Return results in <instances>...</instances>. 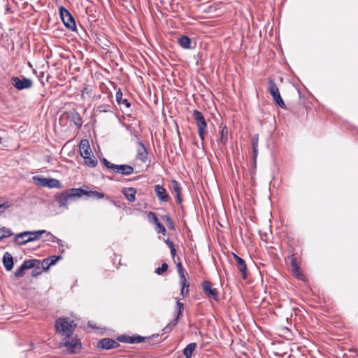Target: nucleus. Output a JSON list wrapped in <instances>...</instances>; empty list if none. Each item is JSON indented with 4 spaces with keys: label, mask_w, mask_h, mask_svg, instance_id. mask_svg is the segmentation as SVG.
Here are the masks:
<instances>
[{
    "label": "nucleus",
    "mask_w": 358,
    "mask_h": 358,
    "mask_svg": "<svg viewBox=\"0 0 358 358\" xmlns=\"http://www.w3.org/2000/svg\"><path fill=\"white\" fill-rule=\"evenodd\" d=\"M77 324L73 320L66 317H59L55 320V328L56 331L64 337L73 335Z\"/></svg>",
    "instance_id": "obj_1"
},
{
    "label": "nucleus",
    "mask_w": 358,
    "mask_h": 358,
    "mask_svg": "<svg viewBox=\"0 0 358 358\" xmlns=\"http://www.w3.org/2000/svg\"><path fill=\"white\" fill-rule=\"evenodd\" d=\"M59 348L67 354H77L80 352L82 349V344L80 341L77 338V336L64 337L59 343Z\"/></svg>",
    "instance_id": "obj_2"
},
{
    "label": "nucleus",
    "mask_w": 358,
    "mask_h": 358,
    "mask_svg": "<svg viewBox=\"0 0 358 358\" xmlns=\"http://www.w3.org/2000/svg\"><path fill=\"white\" fill-rule=\"evenodd\" d=\"M44 233H46L45 230L24 231L15 235L14 243L19 245H25L27 243L40 239Z\"/></svg>",
    "instance_id": "obj_3"
},
{
    "label": "nucleus",
    "mask_w": 358,
    "mask_h": 358,
    "mask_svg": "<svg viewBox=\"0 0 358 358\" xmlns=\"http://www.w3.org/2000/svg\"><path fill=\"white\" fill-rule=\"evenodd\" d=\"M76 188H71L55 195V201L60 207H67L69 202L76 198H79V194L73 192Z\"/></svg>",
    "instance_id": "obj_4"
},
{
    "label": "nucleus",
    "mask_w": 358,
    "mask_h": 358,
    "mask_svg": "<svg viewBox=\"0 0 358 358\" xmlns=\"http://www.w3.org/2000/svg\"><path fill=\"white\" fill-rule=\"evenodd\" d=\"M267 91L271 94L273 101L279 107L286 109V105L280 96L279 89L272 78H268Z\"/></svg>",
    "instance_id": "obj_5"
},
{
    "label": "nucleus",
    "mask_w": 358,
    "mask_h": 358,
    "mask_svg": "<svg viewBox=\"0 0 358 358\" xmlns=\"http://www.w3.org/2000/svg\"><path fill=\"white\" fill-rule=\"evenodd\" d=\"M192 117L196 122L198 129V134L201 141L204 140L206 134L207 133V122L201 112L198 110H194L192 112Z\"/></svg>",
    "instance_id": "obj_6"
},
{
    "label": "nucleus",
    "mask_w": 358,
    "mask_h": 358,
    "mask_svg": "<svg viewBox=\"0 0 358 358\" xmlns=\"http://www.w3.org/2000/svg\"><path fill=\"white\" fill-rule=\"evenodd\" d=\"M59 11L61 19L62 20L65 27L71 31L76 30V22L70 12L63 6L59 7Z\"/></svg>",
    "instance_id": "obj_7"
},
{
    "label": "nucleus",
    "mask_w": 358,
    "mask_h": 358,
    "mask_svg": "<svg viewBox=\"0 0 358 358\" xmlns=\"http://www.w3.org/2000/svg\"><path fill=\"white\" fill-rule=\"evenodd\" d=\"M34 181L42 187H48L49 188H62V185L59 180L55 178H45L39 176H34Z\"/></svg>",
    "instance_id": "obj_8"
},
{
    "label": "nucleus",
    "mask_w": 358,
    "mask_h": 358,
    "mask_svg": "<svg viewBox=\"0 0 358 358\" xmlns=\"http://www.w3.org/2000/svg\"><path fill=\"white\" fill-rule=\"evenodd\" d=\"M11 84L18 90L29 89L33 85V83L31 79L27 78L25 77H22V79H20L17 76H13L11 78Z\"/></svg>",
    "instance_id": "obj_9"
},
{
    "label": "nucleus",
    "mask_w": 358,
    "mask_h": 358,
    "mask_svg": "<svg viewBox=\"0 0 358 358\" xmlns=\"http://www.w3.org/2000/svg\"><path fill=\"white\" fill-rule=\"evenodd\" d=\"M184 311V303L178 301L175 307V315L176 317L174 320L168 324L166 327L164 328L163 331L165 332H168L172 329V327H175L178 322L179 319L182 316V313Z\"/></svg>",
    "instance_id": "obj_10"
},
{
    "label": "nucleus",
    "mask_w": 358,
    "mask_h": 358,
    "mask_svg": "<svg viewBox=\"0 0 358 358\" xmlns=\"http://www.w3.org/2000/svg\"><path fill=\"white\" fill-rule=\"evenodd\" d=\"M146 339H148V338L141 336L138 335L130 336L128 335L122 334L117 337V341L131 344L140 343L144 342Z\"/></svg>",
    "instance_id": "obj_11"
},
{
    "label": "nucleus",
    "mask_w": 358,
    "mask_h": 358,
    "mask_svg": "<svg viewBox=\"0 0 358 358\" xmlns=\"http://www.w3.org/2000/svg\"><path fill=\"white\" fill-rule=\"evenodd\" d=\"M201 285L206 296L213 298L215 301H218V292L217 289L212 287V283L210 281L204 280Z\"/></svg>",
    "instance_id": "obj_12"
},
{
    "label": "nucleus",
    "mask_w": 358,
    "mask_h": 358,
    "mask_svg": "<svg viewBox=\"0 0 358 358\" xmlns=\"http://www.w3.org/2000/svg\"><path fill=\"white\" fill-rule=\"evenodd\" d=\"M120 346L117 341H115L112 338H104L99 340L97 343V348L103 350H110L117 348Z\"/></svg>",
    "instance_id": "obj_13"
},
{
    "label": "nucleus",
    "mask_w": 358,
    "mask_h": 358,
    "mask_svg": "<svg viewBox=\"0 0 358 358\" xmlns=\"http://www.w3.org/2000/svg\"><path fill=\"white\" fill-rule=\"evenodd\" d=\"M111 171L115 173H120L123 176H129L134 173V169L133 166L128 164H114Z\"/></svg>",
    "instance_id": "obj_14"
},
{
    "label": "nucleus",
    "mask_w": 358,
    "mask_h": 358,
    "mask_svg": "<svg viewBox=\"0 0 358 358\" xmlns=\"http://www.w3.org/2000/svg\"><path fill=\"white\" fill-rule=\"evenodd\" d=\"M77 190L75 192L79 194V198L82 195H85L87 197H92L95 199H101L104 198L105 194L103 192L94 190H85L82 188H76Z\"/></svg>",
    "instance_id": "obj_15"
},
{
    "label": "nucleus",
    "mask_w": 358,
    "mask_h": 358,
    "mask_svg": "<svg viewBox=\"0 0 358 358\" xmlns=\"http://www.w3.org/2000/svg\"><path fill=\"white\" fill-rule=\"evenodd\" d=\"M234 259L236 260L237 267L241 273L242 278L243 279L247 278V265L243 259L238 256L236 254L233 253Z\"/></svg>",
    "instance_id": "obj_16"
},
{
    "label": "nucleus",
    "mask_w": 358,
    "mask_h": 358,
    "mask_svg": "<svg viewBox=\"0 0 358 358\" xmlns=\"http://www.w3.org/2000/svg\"><path fill=\"white\" fill-rule=\"evenodd\" d=\"M60 259H62L61 256L55 255L45 258L42 262H41V268L44 271H48L50 266L55 265Z\"/></svg>",
    "instance_id": "obj_17"
},
{
    "label": "nucleus",
    "mask_w": 358,
    "mask_h": 358,
    "mask_svg": "<svg viewBox=\"0 0 358 358\" xmlns=\"http://www.w3.org/2000/svg\"><path fill=\"white\" fill-rule=\"evenodd\" d=\"M155 192L160 201L167 202L169 201V196L163 186L157 185L155 187Z\"/></svg>",
    "instance_id": "obj_18"
},
{
    "label": "nucleus",
    "mask_w": 358,
    "mask_h": 358,
    "mask_svg": "<svg viewBox=\"0 0 358 358\" xmlns=\"http://www.w3.org/2000/svg\"><path fill=\"white\" fill-rule=\"evenodd\" d=\"M137 145V158L141 162H145L148 159L147 149L141 141H138Z\"/></svg>",
    "instance_id": "obj_19"
},
{
    "label": "nucleus",
    "mask_w": 358,
    "mask_h": 358,
    "mask_svg": "<svg viewBox=\"0 0 358 358\" xmlns=\"http://www.w3.org/2000/svg\"><path fill=\"white\" fill-rule=\"evenodd\" d=\"M79 148H80V155L83 157L86 155H92V152L91 150V148H90V146L89 144V141L87 139H83L80 141V143L79 144Z\"/></svg>",
    "instance_id": "obj_20"
},
{
    "label": "nucleus",
    "mask_w": 358,
    "mask_h": 358,
    "mask_svg": "<svg viewBox=\"0 0 358 358\" xmlns=\"http://www.w3.org/2000/svg\"><path fill=\"white\" fill-rule=\"evenodd\" d=\"M172 187H173V192L176 194V202L178 204H181L182 202V199L181 196V187H180V183L177 180H172Z\"/></svg>",
    "instance_id": "obj_21"
},
{
    "label": "nucleus",
    "mask_w": 358,
    "mask_h": 358,
    "mask_svg": "<svg viewBox=\"0 0 358 358\" xmlns=\"http://www.w3.org/2000/svg\"><path fill=\"white\" fill-rule=\"evenodd\" d=\"M3 264L7 271H10L13 268V258L8 252H6L3 257Z\"/></svg>",
    "instance_id": "obj_22"
},
{
    "label": "nucleus",
    "mask_w": 358,
    "mask_h": 358,
    "mask_svg": "<svg viewBox=\"0 0 358 358\" xmlns=\"http://www.w3.org/2000/svg\"><path fill=\"white\" fill-rule=\"evenodd\" d=\"M122 194L129 202H134L136 200V189L134 187L124 188Z\"/></svg>",
    "instance_id": "obj_23"
},
{
    "label": "nucleus",
    "mask_w": 358,
    "mask_h": 358,
    "mask_svg": "<svg viewBox=\"0 0 358 358\" xmlns=\"http://www.w3.org/2000/svg\"><path fill=\"white\" fill-rule=\"evenodd\" d=\"M71 121L78 127L80 128L83 125V119L80 115L76 110L71 112L69 115Z\"/></svg>",
    "instance_id": "obj_24"
},
{
    "label": "nucleus",
    "mask_w": 358,
    "mask_h": 358,
    "mask_svg": "<svg viewBox=\"0 0 358 358\" xmlns=\"http://www.w3.org/2000/svg\"><path fill=\"white\" fill-rule=\"evenodd\" d=\"M116 101L118 103V105L124 106L125 108H129L131 106L130 102L128 101L127 99H123V94L120 89L117 90L116 92Z\"/></svg>",
    "instance_id": "obj_25"
},
{
    "label": "nucleus",
    "mask_w": 358,
    "mask_h": 358,
    "mask_svg": "<svg viewBox=\"0 0 358 358\" xmlns=\"http://www.w3.org/2000/svg\"><path fill=\"white\" fill-rule=\"evenodd\" d=\"M259 134H255L252 139V157L255 162L258 155Z\"/></svg>",
    "instance_id": "obj_26"
},
{
    "label": "nucleus",
    "mask_w": 358,
    "mask_h": 358,
    "mask_svg": "<svg viewBox=\"0 0 358 358\" xmlns=\"http://www.w3.org/2000/svg\"><path fill=\"white\" fill-rule=\"evenodd\" d=\"M180 284L181 285L180 294L183 297H186L189 295V286L190 284L187 282V278H184L183 280H180Z\"/></svg>",
    "instance_id": "obj_27"
},
{
    "label": "nucleus",
    "mask_w": 358,
    "mask_h": 358,
    "mask_svg": "<svg viewBox=\"0 0 358 358\" xmlns=\"http://www.w3.org/2000/svg\"><path fill=\"white\" fill-rule=\"evenodd\" d=\"M178 42L182 48H191V39L186 35H182L180 37H179L178 39Z\"/></svg>",
    "instance_id": "obj_28"
},
{
    "label": "nucleus",
    "mask_w": 358,
    "mask_h": 358,
    "mask_svg": "<svg viewBox=\"0 0 358 358\" xmlns=\"http://www.w3.org/2000/svg\"><path fill=\"white\" fill-rule=\"evenodd\" d=\"M196 348V343H189L183 350V355L185 358H192V353Z\"/></svg>",
    "instance_id": "obj_29"
},
{
    "label": "nucleus",
    "mask_w": 358,
    "mask_h": 358,
    "mask_svg": "<svg viewBox=\"0 0 358 358\" xmlns=\"http://www.w3.org/2000/svg\"><path fill=\"white\" fill-rule=\"evenodd\" d=\"M83 159H84L85 164L89 167L94 168L98 164L96 159L94 157L93 155H86V156L83 157Z\"/></svg>",
    "instance_id": "obj_30"
},
{
    "label": "nucleus",
    "mask_w": 358,
    "mask_h": 358,
    "mask_svg": "<svg viewBox=\"0 0 358 358\" xmlns=\"http://www.w3.org/2000/svg\"><path fill=\"white\" fill-rule=\"evenodd\" d=\"M160 4H164L163 10L166 11H176L178 8V3L176 5L173 1H159Z\"/></svg>",
    "instance_id": "obj_31"
},
{
    "label": "nucleus",
    "mask_w": 358,
    "mask_h": 358,
    "mask_svg": "<svg viewBox=\"0 0 358 358\" xmlns=\"http://www.w3.org/2000/svg\"><path fill=\"white\" fill-rule=\"evenodd\" d=\"M91 3V5L87 6L85 8V11L87 15H89L90 17H92L93 20H96L97 15H96V6L92 4L93 1H90Z\"/></svg>",
    "instance_id": "obj_32"
},
{
    "label": "nucleus",
    "mask_w": 358,
    "mask_h": 358,
    "mask_svg": "<svg viewBox=\"0 0 358 358\" xmlns=\"http://www.w3.org/2000/svg\"><path fill=\"white\" fill-rule=\"evenodd\" d=\"M36 264H41V261L39 259H27L24 260L22 263V266L25 268V269L32 268L36 266Z\"/></svg>",
    "instance_id": "obj_33"
},
{
    "label": "nucleus",
    "mask_w": 358,
    "mask_h": 358,
    "mask_svg": "<svg viewBox=\"0 0 358 358\" xmlns=\"http://www.w3.org/2000/svg\"><path fill=\"white\" fill-rule=\"evenodd\" d=\"M163 6L164 4H160L159 1H157L155 3H152L150 1H148V6L149 9L154 10V8H156L159 12L164 13L163 12Z\"/></svg>",
    "instance_id": "obj_34"
},
{
    "label": "nucleus",
    "mask_w": 358,
    "mask_h": 358,
    "mask_svg": "<svg viewBox=\"0 0 358 358\" xmlns=\"http://www.w3.org/2000/svg\"><path fill=\"white\" fill-rule=\"evenodd\" d=\"M228 129L224 127L220 131V143L225 145L227 142Z\"/></svg>",
    "instance_id": "obj_35"
},
{
    "label": "nucleus",
    "mask_w": 358,
    "mask_h": 358,
    "mask_svg": "<svg viewBox=\"0 0 358 358\" xmlns=\"http://www.w3.org/2000/svg\"><path fill=\"white\" fill-rule=\"evenodd\" d=\"M164 242L170 248L171 257H172L173 261L175 262V257L176 255V250L175 248L173 243L169 238L166 240H164Z\"/></svg>",
    "instance_id": "obj_36"
},
{
    "label": "nucleus",
    "mask_w": 358,
    "mask_h": 358,
    "mask_svg": "<svg viewBox=\"0 0 358 358\" xmlns=\"http://www.w3.org/2000/svg\"><path fill=\"white\" fill-rule=\"evenodd\" d=\"M13 235V233L10 229L3 227L0 229V241L7 237Z\"/></svg>",
    "instance_id": "obj_37"
},
{
    "label": "nucleus",
    "mask_w": 358,
    "mask_h": 358,
    "mask_svg": "<svg viewBox=\"0 0 358 358\" xmlns=\"http://www.w3.org/2000/svg\"><path fill=\"white\" fill-rule=\"evenodd\" d=\"M176 268H177V271H178V273L179 274V276H180V280H183L184 278H186L185 271L183 268L181 262H178L176 264Z\"/></svg>",
    "instance_id": "obj_38"
},
{
    "label": "nucleus",
    "mask_w": 358,
    "mask_h": 358,
    "mask_svg": "<svg viewBox=\"0 0 358 358\" xmlns=\"http://www.w3.org/2000/svg\"><path fill=\"white\" fill-rule=\"evenodd\" d=\"M10 206L11 202L8 201H3L2 199H0V214L6 211Z\"/></svg>",
    "instance_id": "obj_39"
},
{
    "label": "nucleus",
    "mask_w": 358,
    "mask_h": 358,
    "mask_svg": "<svg viewBox=\"0 0 358 358\" xmlns=\"http://www.w3.org/2000/svg\"><path fill=\"white\" fill-rule=\"evenodd\" d=\"M162 219L166 222L167 227L171 229H175V225L173 220L171 219L169 215H165L162 216Z\"/></svg>",
    "instance_id": "obj_40"
},
{
    "label": "nucleus",
    "mask_w": 358,
    "mask_h": 358,
    "mask_svg": "<svg viewBox=\"0 0 358 358\" xmlns=\"http://www.w3.org/2000/svg\"><path fill=\"white\" fill-rule=\"evenodd\" d=\"M148 219L150 223L157 224V222H159L157 215L153 212H149L148 214Z\"/></svg>",
    "instance_id": "obj_41"
},
{
    "label": "nucleus",
    "mask_w": 358,
    "mask_h": 358,
    "mask_svg": "<svg viewBox=\"0 0 358 358\" xmlns=\"http://www.w3.org/2000/svg\"><path fill=\"white\" fill-rule=\"evenodd\" d=\"M168 264L166 263H163L162 264V266L160 267H158L155 269V273L157 274V275H162L164 273V272H165L166 271H167L168 269Z\"/></svg>",
    "instance_id": "obj_42"
},
{
    "label": "nucleus",
    "mask_w": 358,
    "mask_h": 358,
    "mask_svg": "<svg viewBox=\"0 0 358 358\" xmlns=\"http://www.w3.org/2000/svg\"><path fill=\"white\" fill-rule=\"evenodd\" d=\"M97 110L100 113H107L110 110V106L108 104H101L97 106Z\"/></svg>",
    "instance_id": "obj_43"
},
{
    "label": "nucleus",
    "mask_w": 358,
    "mask_h": 358,
    "mask_svg": "<svg viewBox=\"0 0 358 358\" xmlns=\"http://www.w3.org/2000/svg\"><path fill=\"white\" fill-rule=\"evenodd\" d=\"M290 265L292 269H297L298 266H299L295 255H292L290 257Z\"/></svg>",
    "instance_id": "obj_44"
},
{
    "label": "nucleus",
    "mask_w": 358,
    "mask_h": 358,
    "mask_svg": "<svg viewBox=\"0 0 358 358\" xmlns=\"http://www.w3.org/2000/svg\"><path fill=\"white\" fill-rule=\"evenodd\" d=\"M156 231L158 234H162L163 235H165L166 232L164 226L160 222L156 224Z\"/></svg>",
    "instance_id": "obj_45"
},
{
    "label": "nucleus",
    "mask_w": 358,
    "mask_h": 358,
    "mask_svg": "<svg viewBox=\"0 0 358 358\" xmlns=\"http://www.w3.org/2000/svg\"><path fill=\"white\" fill-rule=\"evenodd\" d=\"M24 270L25 268L22 266V264L20 266V268H18L15 271V273H14V275L16 277V278H20V277H22L24 276Z\"/></svg>",
    "instance_id": "obj_46"
},
{
    "label": "nucleus",
    "mask_w": 358,
    "mask_h": 358,
    "mask_svg": "<svg viewBox=\"0 0 358 358\" xmlns=\"http://www.w3.org/2000/svg\"><path fill=\"white\" fill-rule=\"evenodd\" d=\"M41 264H36V266L34 267V268L31 271V276L36 277V276L41 275Z\"/></svg>",
    "instance_id": "obj_47"
},
{
    "label": "nucleus",
    "mask_w": 358,
    "mask_h": 358,
    "mask_svg": "<svg viewBox=\"0 0 358 358\" xmlns=\"http://www.w3.org/2000/svg\"><path fill=\"white\" fill-rule=\"evenodd\" d=\"M45 234L46 241L55 242L56 240L57 241H59L60 240L57 238L54 235H52L50 232L46 231V233H44Z\"/></svg>",
    "instance_id": "obj_48"
},
{
    "label": "nucleus",
    "mask_w": 358,
    "mask_h": 358,
    "mask_svg": "<svg viewBox=\"0 0 358 358\" xmlns=\"http://www.w3.org/2000/svg\"><path fill=\"white\" fill-rule=\"evenodd\" d=\"M101 162L102 163L105 165V166L106 168H108V169H110L112 170L113 169V166L114 165V164L110 162L108 160H107L106 158H103L101 159Z\"/></svg>",
    "instance_id": "obj_49"
},
{
    "label": "nucleus",
    "mask_w": 358,
    "mask_h": 358,
    "mask_svg": "<svg viewBox=\"0 0 358 358\" xmlns=\"http://www.w3.org/2000/svg\"><path fill=\"white\" fill-rule=\"evenodd\" d=\"M45 73L43 71L39 72V73L37 75V76L39 78L41 83L44 85L43 81L42 80V78L44 77Z\"/></svg>",
    "instance_id": "obj_50"
},
{
    "label": "nucleus",
    "mask_w": 358,
    "mask_h": 358,
    "mask_svg": "<svg viewBox=\"0 0 358 358\" xmlns=\"http://www.w3.org/2000/svg\"><path fill=\"white\" fill-rule=\"evenodd\" d=\"M292 271H293V273L297 276L299 278V271H300V267L298 266V268L297 269H292Z\"/></svg>",
    "instance_id": "obj_51"
},
{
    "label": "nucleus",
    "mask_w": 358,
    "mask_h": 358,
    "mask_svg": "<svg viewBox=\"0 0 358 358\" xmlns=\"http://www.w3.org/2000/svg\"><path fill=\"white\" fill-rule=\"evenodd\" d=\"M13 10L11 9V7L9 6L8 3L6 4V13H13Z\"/></svg>",
    "instance_id": "obj_52"
},
{
    "label": "nucleus",
    "mask_w": 358,
    "mask_h": 358,
    "mask_svg": "<svg viewBox=\"0 0 358 358\" xmlns=\"http://www.w3.org/2000/svg\"><path fill=\"white\" fill-rule=\"evenodd\" d=\"M84 92H86V93H88V92H88V89H87V87H85V88L83 89V90L82 91V95L83 94V93H84Z\"/></svg>",
    "instance_id": "obj_53"
},
{
    "label": "nucleus",
    "mask_w": 358,
    "mask_h": 358,
    "mask_svg": "<svg viewBox=\"0 0 358 358\" xmlns=\"http://www.w3.org/2000/svg\"><path fill=\"white\" fill-rule=\"evenodd\" d=\"M25 4H26V6H27V2H24V3H23V6H24Z\"/></svg>",
    "instance_id": "obj_54"
}]
</instances>
